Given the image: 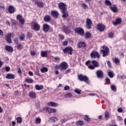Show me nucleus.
I'll use <instances>...</instances> for the list:
<instances>
[{"mask_svg": "<svg viewBox=\"0 0 126 126\" xmlns=\"http://www.w3.org/2000/svg\"><path fill=\"white\" fill-rule=\"evenodd\" d=\"M58 7L63 14V18H66V17H68V12L67 11V8L66 7V4L63 2H61L58 4Z\"/></svg>", "mask_w": 126, "mask_h": 126, "instance_id": "1", "label": "nucleus"}, {"mask_svg": "<svg viewBox=\"0 0 126 126\" xmlns=\"http://www.w3.org/2000/svg\"><path fill=\"white\" fill-rule=\"evenodd\" d=\"M78 79L79 81H84L87 84H90V82L88 81L89 80V78L86 75H83L82 74H80L78 76Z\"/></svg>", "mask_w": 126, "mask_h": 126, "instance_id": "2", "label": "nucleus"}, {"mask_svg": "<svg viewBox=\"0 0 126 126\" xmlns=\"http://www.w3.org/2000/svg\"><path fill=\"white\" fill-rule=\"evenodd\" d=\"M64 54H68L69 55H72V52H73V49L70 46L66 47L63 49Z\"/></svg>", "mask_w": 126, "mask_h": 126, "instance_id": "3", "label": "nucleus"}, {"mask_svg": "<svg viewBox=\"0 0 126 126\" xmlns=\"http://www.w3.org/2000/svg\"><path fill=\"white\" fill-rule=\"evenodd\" d=\"M74 31L76 34H79V35H81V36H84V30L82 28H76L74 29Z\"/></svg>", "mask_w": 126, "mask_h": 126, "instance_id": "4", "label": "nucleus"}, {"mask_svg": "<svg viewBox=\"0 0 126 126\" xmlns=\"http://www.w3.org/2000/svg\"><path fill=\"white\" fill-rule=\"evenodd\" d=\"M109 52H110V49H109V47L107 46L104 49L100 50V53L102 54V57H103V58L108 56Z\"/></svg>", "mask_w": 126, "mask_h": 126, "instance_id": "5", "label": "nucleus"}, {"mask_svg": "<svg viewBox=\"0 0 126 126\" xmlns=\"http://www.w3.org/2000/svg\"><path fill=\"white\" fill-rule=\"evenodd\" d=\"M86 28L90 30V29L92 28V24H93V23L92 22V20H91V19L90 18H87L86 22Z\"/></svg>", "mask_w": 126, "mask_h": 126, "instance_id": "6", "label": "nucleus"}, {"mask_svg": "<svg viewBox=\"0 0 126 126\" xmlns=\"http://www.w3.org/2000/svg\"><path fill=\"white\" fill-rule=\"evenodd\" d=\"M67 67H68V65L66 62H63L59 65V68L61 69V70L64 71L65 70Z\"/></svg>", "mask_w": 126, "mask_h": 126, "instance_id": "7", "label": "nucleus"}, {"mask_svg": "<svg viewBox=\"0 0 126 126\" xmlns=\"http://www.w3.org/2000/svg\"><path fill=\"white\" fill-rule=\"evenodd\" d=\"M91 58L92 59H100V55L99 53L96 51H93L91 53Z\"/></svg>", "mask_w": 126, "mask_h": 126, "instance_id": "8", "label": "nucleus"}, {"mask_svg": "<svg viewBox=\"0 0 126 126\" xmlns=\"http://www.w3.org/2000/svg\"><path fill=\"white\" fill-rule=\"evenodd\" d=\"M105 29H106V26L103 25V24H98L97 25V30L100 31V32H103Z\"/></svg>", "mask_w": 126, "mask_h": 126, "instance_id": "9", "label": "nucleus"}, {"mask_svg": "<svg viewBox=\"0 0 126 126\" xmlns=\"http://www.w3.org/2000/svg\"><path fill=\"white\" fill-rule=\"evenodd\" d=\"M43 110H46V112L49 114H53V113H56L57 109L55 108H50L49 107H44Z\"/></svg>", "mask_w": 126, "mask_h": 126, "instance_id": "10", "label": "nucleus"}, {"mask_svg": "<svg viewBox=\"0 0 126 126\" xmlns=\"http://www.w3.org/2000/svg\"><path fill=\"white\" fill-rule=\"evenodd\" d=\"M32 27L34 31H39V30H40L41 28V26L37 22H35L33 23Z\"/></svg>", "mask_w": 126, "mask_h": 126, "instance_id": "11", "label": "nucleus"}, {"mask_svg": "<svg viewBox=\"0 0 126 126\" xmlns=\"http://www.w3.org/2000/svg\"><path fill=\"white\" fill-rule=\"evenodd\" d=\"M96 74L97 78H103L104 77V73L101 70H97Z\"/></svg>", "mask_w": 126, "mask_h": 126, "instance_id": "12", "label": "nucleus"}, {"mask_svg": "<svg viewBox=\"0 0 126 126\" xmlns=\"http://www.w3.org/2000/svg\"><path fill=\"white\" fill-rule=\"evenodd\" d=\"M29 96L32 99H35L37 97V94H36V93L33 91L30 92L29 93Z\"/></svg>", "mask_w": 126, "mask_h": 126, "instance_id": "13", "label": "nucleus"}, {"mask_svg": "<svg viewBox=\"0 0 126 126\" xmlns=\"http://www.w3.org/2000/svg\"><path fill=\"white\" fill-rule=\"evenodd\" d=\"M86 47V43L83 41H79L78 43V48L80 49V48H85Z\"/></svg>", "mask_w": 126, "mask_h": 126, "instance_id": "14", "label": "nucleus"}, {"mask_svg": "<svg viewBox=\"0 0 126 126\" xmlns=\"http://www.w3.org/2000/svg\"><path fill=\"white\" fill-rule=\"evenodd\" d=\"M43 30L44 32H48L50 30V26L47 24H44L43 26Z\"/></svg>", "mask_w": 126, "mask_h": 126, "instance_id": "15", "label": "nucleus"}, {"mask_svg": "<svg viewBox=\"0 0 126 126\" xmlns=\"http://www.w3.org/2000/svg\"><path fill=\"white\" fill-rule=\"evenodd\" d=\"M5 78H6V79H14L15 76H14L13 74L8 73L6 75Z\"/></svg>", "mask_w": 126, "mask_h": 126, "instance_id": "16", "label": "nucleus"}, {"mask_svg": "<svg viewBox=\"0 0 126 126\" xmlns=\"http://www.w3.org/2000/svg\"><path fill=\"white\" fill-rule=\"evenodd\" d=\"M63 31L66 34H69L70 33V30L68 29V28L65 26H63L62 27Z\"/></svg>", "mask_w": 126, "mask_h": 126, "instance_id": "17", "label": "nucleus"}, {"mask_svg": "<svg viewBox=\"0 0 126 126\" xmlns=\"http://www.w3.org/2000/svg\"><path fill=\"white\" fill-rule=\"evenodd\" d=\"M59 12L57 11H51V15L53 16V17H55V18H58L59 17Z\"/></svg>", "mask_w": 126, "mask_h": 126, "instance_id": "18", "label": "nucleus"}, {"mask_svg": "<svg viewBox=\"0 0 126 126\" xmlns=\"http://www.w3.org/2000/svg\"><path fill=\"white\" fill-rule=\"evenodd\" d=\"M47 105L48 106H51V107H58V106H59V104L57 103L52 101L48 102Z\"/></svg>", "mask_w": 126, "mask_h": 126, "instance_id": "19", "label": "nucleus"}, {"mask_svg": "<svg viewBox=\"0 0 126 126\" xmlns=\"http://www.w3.org/2000/svg\"><path fill=\"white\" fill-rule=\"evenodd\" d=\"M5 50L7 51V52H9V53H11L13 51V48L11 46H5Z\"/></svg>", "mask_w": 126, "mask_h": 126, "instance_id": "20", "label": "nucleus"}, {"mask_svg": "<svg viewBox=\"0 0 126 126\" xmlns=\"http://www.w3.org/2000/svg\"><path fill=\"white\" fill-rule=\"evenodd\" d=\"M91 63L93 64L94 67H98L99 66V62L95 60H93L91 61Z\"/></svg>", "mask_w": 126, "mask_h": 126, "instance_id": "21", "label": "nucleus"}, {"mask_svg": "<svg viewBox=\"0 0 126 126\" xmlns=\"http://www.w3.org/2000/svg\"><path fill=\"white\" fill-rule=\"evenodd\" d=\"M122 22V19L121 18H117L116 19L115 22H113V24L115 26L118 25V24H121V23Z\"/></svg>", "mask_w": 126, "mask_h": 126, "instance_id": "22", "label": "nucleus"}, {"mask_svg": "<svg viewBox=\"0 0 126 126\" xmlns=\"http://www.w3.org/2000/svg\"><path fill=\"white\" fill-rule=\"evenodd\" d=\"M110 9L114 13H116V12L118 11V7H117V6L115 5H113L112 6H111Z\"/></svg>", "mask_w": 126, "mask_h": 126, "instance_id": "23", "label": "nucleus"}, {"mask_svg": "<svg viewBox=\"0 0 126 126\" xmlns=\"http://www.w3.org/2000/svg\"><path fill=\"white\" fill-rule=\"evenodd\" d=\"M25 82H27V83H33L34 82V80L32 79V78L27 77L25 80Z\"/></svg>", "mask_w": 126, "mask_h": 126, "instance_id": "24", "label": "nucleus"}, {"mask_svg": "<svg viewBox=\"0 0 126 126\" xmlns=\"http://www.w3.org/2000/svg\"><path fill=\"white\" fill-rule=\"evenodd\" d=\"M44 21L45 22H50L51 21V16L49 15L44 16Z\"/></svg>", "mask_w": 126, "mask_h": 126, "instance_id": "25", "label": "nucleus"}, {"mask_svg": "<svg viewBox=\"0 0 126 126\" xmlns=\"http://www.w3.org/2000/svg\"><path fill=\"white\" fill-rule=\"evenodd\" d=\"M14 7L12 5H10L8 8V11L9 13H13L15 10Z\"/></svg>", "mask_w": 126, "mask_h": 126, "instance_id": "26", "label": "nucleus"}, {"mask_svg": "<svg viewBox=\"0 0 126 126\" xmlns=\"http://www.w3.org/2000/svg\"><path fill=\"white\" fill-rule=\"evenodd\" d=\"M48 70H49V69H48V68L46 67H42L40 69V71H41V73H45V72H48Z\"/></svg>", "mask_w": 126, "mask_h": 126, "instance_id": "27", "label": "nucleus"}, {"mask_svg": "<svg viewBox=\"0 0 126 126\" xmlns=\"http://www.w3.org/2000/svg\"><path fill=\"white\" fill-rule=\"evenodd\" d=\"M35 4H37L38 7H43L44 5V3L43 2H39L38 1H35Z\"/></svg>", "mask_w": 126, "mask_h": 126, "instance_id": "28", "label": "nucleus"}, {"mask_svg": "<svg viewBox=\"0 0 126 126\" xmlns=\"http://www.w3.org/2000/svg\"><path fill=\"white\" fill-rule=\"evenodd\" d=\"M91 36H92V34L89 32H87L85 34V37L86 39H89L90 38H91Z\"/></svg>", "mask_w": 126, "mask_h": 126, "instance_id": "29", "label": "nucleus"}, {"mask_svg": "<svg viewBox=\"0 0 126 126\" xmlns=\"http://www.w3.org/2000/svg\"><path fill=\"white\" fill-rule=\"evenodd\" d=\"M35 88L36 90L40 91V90H42V89L44 88V87L43 86V85L39 86V85H36L35 86Z\"/></svg>", "mask_w": 126, "mask_h": 126, "instance_id": "30", "label": "nucleus"}, {"mask_svg": "<svg viewBox=\"0 0 126 126\" xmlns=\"http://www.w3.org/2000/svg\"><path fill=\"white\" fill-rule=\"evenodd\" d=\"M41 56L42 58H46L48 56V53L46 51H42L41 52Z\"/></svg>", "mask_w": 126, "mask_h": 126, "instance_id": "31", "label": "nucleus"}, {"mask_svg": "<svg viewBox=\"0 0 126 126\" xmlns=\"http://www.w3.org/2000/svg\"><path fill=\"white\" fill-rule=\"evenodd\" d=\"M14 37V34L9 33L7 34V36H6V39H11V36Z\"/></svg>", "mask_w": 126, "mask_h": 126, "instance_id": "32", "label": "nucleus"}, {"mask_svg": "<svg viewBox=\"0 0 126 126\" xmlns=\"http://www.w3.org/2000/svg\"><path fill=\"white\" fill-rule=\"evenodd\" d=\"M74 92L75 93H76V94H78V95H80V94H81V90H79L78 89H76L74 90Z\"/></svg>", "mask_w": 126, "mask_h": 126, "instance_id": "33", "label": "nucleus"}, {"mask_svg": "<svg viewBox=\"0 0 126 126\" xmlns=\"http://www.w3.org/2000/svg\"><path fill=\"white\" fill-rule=\"evenodd\" d=\"M105 118L106 120H109L110 119V115H109V112L106 111L105 113Z\"/></svg>", "mask_w": 126, "mask_h": 126, "instance_id": "34", "label": "nucleus"}, {"mask_svg": "<svg viewBox=\"0 0 126 126\" xmlns=\"http://www.w3.org/2000/svg\"><path fill=\"white\" fill-rule=\"evenodd\" d=\"M113 61L115 63H120V60L118 58H115L113 59Z\"/></svg>", "mask_w": 126, "mask_h": 126, "instance_id": "35", "label": "nucleus"}, {"mask_svg": "<svg viewBox=\"0 0 126 126\" xmlns=\"http://www.w3.org/2000/svg\"><path fill=\"white\" fill-rule=\"evenodd\" d=\"M16 120L18 124H21V123H22V118H21V117H17Z\"/></svg>", "mask_w": 126, "mask_h": 126, "instance_id": "36", "label": "nucleus"}, {"mask_svg": "<svg viewBox=\"0 0 126 126\" xmlns=\"http://www.w3.org/2000/svg\"><path fill=\"white\" fill-rule=\"evenodd\" d=\"M64 97L65 98H71V97H72V94H71V93H68L65 94Z\"/></svg>", "mask_w": 126, "mask_h": 126, "instance_id": "37", "label": "nucleus"}, {"mask_svg": "<svg viewBox=\"0 0 126 126\" xmlns=\"http://www.w3.org/2000/svg\"><path fill=\"white\" fill-rule=\"evenodd\" d=\"M84 120L85 121H86L88 123H90V121H91V120H90V118H89V117L87 115L85 116Z\"/></svg>", "mask_w": 126, "mask_h": 126, "instance_id": "38", "label": "nucleus"}, {"mask_svg": "<svg viewBox=\"0 0 126 126\" xmlns=\"http://www.w3.org/2000/svg\"><path fill=\"white\" fill-rule=\"evenodd\" d=\"M41 123V119L40 118H37L35 121V124L37 125L38 124H40Z\"/></svg>", "mask_w": 126, "mask_h": 126, "instance_id": "39", "label": "nucleus"}, {"mask_svg": "<svg viewBox=\"0 0 126 126\" xmlns=\"http://www.w3.org/2000/svg\"><path fill=\"white\" fill-rule=\"evenodd\" d=\"M111 89L112 90V91H117V88L116 87V86L114 85H112L111 86Z\"/></svg>", "mask_w": 126, "mask_h": 126, "instance_id": "40", "label": "nucleus"}, {"mask_svg": "<svg viewBox=\"0 0 126 126\" xmlns=\"http://www.w3.org/2000/svg\"><path fill=\"white\" fill-rule=\"evenodd\" d=\"M50 120L53 122H57V121H58V118H57L56 117H53L51 118Z\"/></svg>", "mask_w": 126, "mask_h": 126, "instance_id": "41", "label": "nucleus"}, {"mask_svg": "<svg viewBox=\"0 0 126 126\" xmlns=\"http://www.w3.org/2000/svg\"><path fill=\"white\" fill-rule=\"evenodd\" d=\"M108 76L110 78H113L114 77V74L112 72L109 71L108 72Z\"/></svg>", "mask_w": 126, "mask_h": 126, "instance_id": "42", "label": "nucleus"}, {"mask_svg": "<svg viewBox=\"0 0 126 126\" xmlns=\"http://www.w3.org/2000/svg\"><path fill=\"white\" fill-rule=\"evenodd\" d=\"M16 18L18 20L20 21L21 19L23 18V17L21 15H17Z\"/></svg>", "mask_w": 126, "mask_h": 126, "instance_id": "43", "label": "nucleus"}, {"mask_svg": "<svg viewBox=\"0 0 126 126\" xmlns=\"http://www.w3.org/2000/svg\"><path fill=\"white\" fill-rule=\"evenodd\" d=\"M77 126H83V122L82 121H79L77 122Z\"/></svg>", "mask_w": 126, "mask_h": 126, "instance_id": "44", "label": "nucleus"}, {"mask_svg": "<svg viewBox=\"0 0 126 126\" xmlns=\"http://www.w3.org/2000/svg\"><path fill=\"white\" fill-rule=\"evenodd\" d=\"M105 3H106V4H107V5H110V6L112 5V3L109 0H106Z\"/></svg>", "mask_w": 126, "mask_h": 126, "instance_id": "45", "label": "nucleus"}, {"mask_svg": "<svg viewBox=\"0 0 126 126\" xmlns=\"http://www.w3.org/2000/svg\"><path fill=\"white\" fill-rule=\"evenodd\" d=\"M88 68H89V69L93 70V69H95V67H94V65H90L88 66Z\"/></svg>", "mask_w": 126, "mask_h": 126, "instance_id": "46", "label": "nucleus"}, {"mask_svg": "<svg viewBox=\"0 0 126 126\" xmlns=\"http://www.w3.org/2000/svg\"><path fill=\"white\" fill-rule=\"evenodd\" d=\"M37 54V52L36 51H32L31 52V55L32 57H34L36 54Z\"/></svg>", "mask_w": 126, "mask_h": 126, "instance_id": "47", "label": "nucleus"}, {"mask_svg": "<svg viewBox=\"0 0 126 126\" xmlns=\"http://www.w3.org/2000/svg\"><path fill=\"white\" fill-rule=\"evenodd\" d=\"M20 39L22 41H23V40L25 39V35L24 34H22V35L20 36Z\"/></svg>", "mask_w": 126, "mask_h": 126, "instance_id": "48", "label": "nucleus"}, {"mask_svg": "<svg viewBox=\"0 0 126 126\" xmlns=\"http://www.w3.org/2000/svg\"><path fill=\"white\" fill-rule=\"evenodd\" d=\"M27 36L28 38H32V33H30V32H28L27 34Z\"/></svg>", "mask_w": 126, "mask_h": 126, "instance_id": "49", "label": "nucleus"}, {"mask_svg": "<svg viewBox=\"0 0 126 126\" xmlns=\"http://www.w3.org/2000/svg\"><path fill=\"white\" fill-rule=\"evenodd\" d=\"M82 6L84 7V9H87V8H88V6H87L85 3L82 4Z\"/></svg>", "mask_w": 126, "mask_h": 126, "instance_id": "50", "label": "nucleus"}, {"mask_svg": "<svg viewBox=\"0 0 126 126\" xmlns=\"http://www.w3.org/2000/svg\"><path fill=\"white\" fill-rule=\"evenodd\" d=\"M108 36L109 38H113V37H114V33L113 32H110L108 34Z\"/></svg>", "mask_w": 126, "mask_h": 126, "instance_id": "51", "label": "nucleus"}, {"mask_svg": "<svg viewBox=\"0 0 126 126\" xmlns=\"http://www.w3.org/2000/svg\"><path fill=\"white\" fill-rule=\"evenodd\" d=\"M17 48L18 50H21L22 49V45L19 43L17 44Z\"/></svg>", "mask_w": 126, "mask_h": 126, "instance_id": "52", "label": "nucleus"}, {"mask_svg": "<svg viewBox=\"0 0 126 126\" xmlns=\"http://www.w3.org/2000/svg\"><path fill=\"white\" fill-rule=\"evenodd\" d=\"M70 72H71V70L70 69H68L65 71L64 74H67V73H70Z\"/></svg>", "mask_w": 126, "mask_h": 126, "instance_id": "53", "label": "nucleus"}, {"mask_svg": "<svg viewBox=\"0 0 126 126\" xmlns=\"http://www.w3.org/2000/svg\"><path fill=\"white\" fill-rule=\"evenodd\" d=\"M90 63H91V61L88 60L87 62H86L85 63V64L87 66L89 65V64H90Z\"/></svg>", "mask_w": 126, "mask_h": 126, "instance_id": "54", "label": "nucleus"}, {"mask_svg": "<svg viewBox=\"0 0 126 126\" xmlns=\"http://www.w3.org/2000/svg\"><path fill=\"white\" fill-rule=\"evenodd\" d=\"M64 89L65 91H67V90H69V89H70L69 86H65L64 87Z\"/></svg>", "mask_w": 126, "mask_h": 126, "instance_id": "55", "label": "nucleus"}, {"mask_svg": "<svg viewBox=\"0 0 126 126\" xmlns=\"http://www.w3.org/2000/svg\"><path fill=\"white\" fill-rule=\"evenodd\" d=\"M6 40L9 44H11L12 41H11V38H6Z\"/></svg>", "mask_w": 126, "mask_h": 126, "instance_id": "56", "label": "nucleus"}, {"mask_svg": "<svg viewBox=\"0 0 126 126\" xmlns=\"http://www.w3.org/2000/svg\"><path fill=\"white\" fill-rule=\"evenodd\" d=\"M5 71L7 72H8V71H9L10 70V67H8V66H6L5 67Z\"/></svg>", "mask_w": 126, "mask_h": 126, "instance_id": "57", "label": "nucleus"}, {"mask_svg": "<svg viewBox=\"0 0 126 126\" xmlns=\"http://www.w3.org/2000/svg\"><path fill=\"white\" fill-rule=\"evenodd\" d=\"M11 21L13 25H15L16 24V22H15V20H14V19H11Z\"/></svg>", "mask_w": 126, "mask_h": 126, "instance_id": "58", "label": "nucleus"}, {"mask_svg": "<svg viewBox=\"0 0 126 126\" xmlns=\"http://www.w3.org/2000/svg\"><path fill=\"white\" fill-rule=\"evenodd\" d=\"M67 121V120L66 119H62L61 120V122L62 124H64V123H66V122Z\"/></svg>", "mask_w": 126, "mask_h": 126, "instance_id": "59", "label": "nucleus"}, {"mask_svg": "<svg viewBox=\"0 0 126 126\" xmlns=\"http://www.w3.org/2000/svg\"><path fill=\"white\" fill-rule=\"evenodd\" d=\"M59 36L61 40H63V39H64V36H63V34H59Z\"/></svg>", "mask_w": 126, "mask_h": 126, "instance_id": "60", "label": "nucleus"}, {"mask_svg": "<svg viewBox=\"0 0 126 126\" xmlns=\"http://www.w3.org/2000/svg\"><path fill=\"white\" fill-rule=\"evenodd\" d=\"M105 81H106V82H107L108 83V84H110V78H106L105 79Z\"/></svg>", "mask_w": 126, "mask_h": 126, "instance_id": "61", "label": "nucleus"}, {"mask_svg": "<svg viewBox=\"0 0 126 126\" xmlns=\"http://www.w3.org/2000/svg\"><path fill=\"white\" fill-rule=\"evenodd\" d=\"M68 44V42L67 41H64L63 42V46H66Z\"/></svg>", "mask_w": 126, "mask_h": 126, "instance_id": "62", "label": "nucleus"}, {"mask_svg": "<svg viewBox=\"0 0 126 126\" xmlns=\"http://www.w3.org/2000/svg\"><path fill=\"white\" fill-rule=\"evenodd\" d=\"M19 21L21 24H24V19L23 18L20 20Z\"/></svg>", "mask_w": 126, "mask_h": 126, "instance_id": "63", "label": "nucleus"}, {"mask_svg": "<svg viewBox=\"0 0 126 126\" xmlns=\"http://www.w3.org/2000/svg\"><path fill=\"white\" fill-rule=\"evenodd\" d=\"M17 69L18 70V73H19V74H21V68L18 67Z\"/></svg>", "mask_w": 126, "mask_h": 126, "instance_id": "64", "label": "nucleus"}]
</instances>
